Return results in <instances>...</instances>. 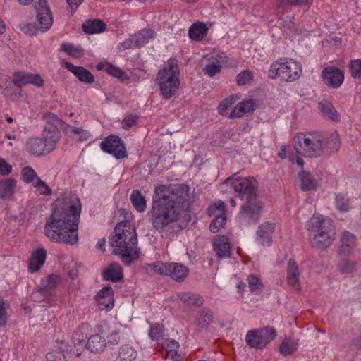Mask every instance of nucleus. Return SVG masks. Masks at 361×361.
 I'll return each mask as SVG.
<instances>
[{"label": "nucleus", "instance_id": "f257e3e1", "mask_svg": "<svg viewBox=\"0 0 361 361\" xmlns=\"http://www.w3.org/2000/svg\"><path fill=\"white\" fill-rule=\"evenodd\" d=\"M190 187L184 183L176 185H159L153 195L149 213L152 227L163 232L171 224L178 221L188 212Z\"/></svg>", "mask_w": 361, "mask_h": 361}, {"label": "nucleus", "instance_id": "f03ea898", "mask_svg": "<svg viewBox=\"0 0 361 361\" xmlns=\"http://www.w3.org/2000/svg\"><path fill=\"white\" fill-rule=\"evenodd\" d=\"M44 224V235L51 241L74 245L78 240L81 204L75 196L59 197Z\"/></svg>", "mask_w": 361, "mask_h": 361}, {"label": "nucleus", "instance_id": "7ed1b4c3", "mask_svg": "<svg viewBox=\"0 0 361 361\" xmlns=\"http://www.w3.org/2000/svg\"><path fill=\"white\" fill-rule=\"evenodd\" d=\"M236 174L227 178L226 181L231 180L233 190L241 200H245L239 212V219L245 224H256L263 207V204L257 195L258 182L252 176L234 178Z\"/></svg>", "mask_w": 361, "mask_h": 361}, {"label": "nucleus", "instance_id": "20e7f679", "mask_svg": "<svg viewBox=\"0 0 361 361\" xmlns=\"http://www.w3.org/2000/svg\"><path fill=\"white\" fill-rule=\"evenodd\" d=\"M111 246L116 255H120L122 262L130 265L139 257L137 239L135 230L128 221L118 223L114 228V235L109 238Z\"/></svg>", "mask_w": 361, "mask_h": 361}, {"label": "nucleus", "instance_id": "39448f33", "mask_svg": "<svg viewBox=\"0 0 361 361\" xmlns=\"http://www.w3.org/2000/svg\"><path fill=\"white\" fill-rule=\"evenodd\" d=\"M324 135L319 133H298L293 137V145L298 155L319 157L325 153Z\"/></svg>", "mask_w": 361, "mask_h": 361}, {"label": "nucleus", "instance_id": "423d86ee", "mask_svg": "<svg viewBox=\"0 0 361 361\" xmlns=\"http://www.w3.org/2000/svg\"><path fill=\"white\" fill-rule=\"evenodd\" d=\"M179 75V67L175 59H170L168 64L157 73L155 81L164 99H169L177 93L180 85Z\"/></svg>", "mask_w": 361, "mask_h": 361}, {"label": "nucleus", "instance_id": "0eeeda50", "mask_svg": "<svg viewBox=\"0 0 361 361\" xmlns=\"http://www.w3.org/2000/svg\"><path fill=\"white\" fill-rule=\"evenodd\" d=\"M302 73L300 63L292 59H283L271 63L268 76L271 79L279 78L281 81L292 82L298 80Z\"/></svg>", "mask_w": 361, "mask_h": 361}, {"label": "nucleus", "instance_id": "6e6552de", "mask_svg": "<svg viewBox=\"0 0 361 361\" xmlns=\"http://www.w3.org/2000/svg\"><path fill=\"white\" fill-rule=\"evenodd\" d=\"M42 118L46 123L42 131V140L47 151L50 153L56 148V144L61 138L59 127L65 123L51 112L44 113Z\"/></svg>", "mask_w": 361, "mask_h": 361}, {"label": "nucleus", "instance_id": "1a4fd4ad", "mask_svg": "<svg viewBox=\"0 0 361 361\" xmlns=\"http://www.w3.org/2000/svg\"><path fill=\"white\" fill-rule=\"evenodd\" d=\"M142 268L149 274H159L170 276L173 280L181 282L187 277L188 269L179 263H164L157 261L152 264H145Z\"/></svg>", "mask_w": 361, "mask_h": 361}, {"label": "nucleus", "instance_id": "9d476101", "mask_svg": "<svg viewBox=\"0 0 361 361\" xmlns=\"http://www.w3.org/2000/svg\"><path fill=\"white\" fill-rule=\"evenodd\" d=\"M276 335V329L270 326L250 330L246 334L245 342L250 348L262 349L273 341Z\"/></svg>", "mask_w": 361, "mask_h": 361}, {"label": "nucleus", "instance_id": "9b49d317", "mask_svg": "<svg viewBox=\"0 0 361 361\" xmlns=\"http://www.w3.org/2000/svg\"><path fill=\"white\" fill-rule=\"evenodd\" d=\"M35 10L37 28L42 32L47 31L53 25V16L47 0H38L35 4Z\"/></svg>", "mask_w": 361, "mask_h": 361}, {"label": "nucleus", "instance_id": "f8f14e48", "mask_svg": "<svg viewBox=\"0 0 361 361\" xmlns=\"http://www.w3.org/2000/svg\"><path fill=\"white\" fill-rule=\"evenodd\" d=\"M60 278L57 275H49L42 281V287L32 293V298L36 302L48 300L52 295V290L60 283Z\"/></svg>", "mask_w": 361, "mask_h": 361}, {"label": "nucleus", "instance_id": "ddd939ff", "mask_svg": "<svg viewBox=\"0 0 361 361\" xmlns=\"http://www.w3.org/2000/svg\"><path fill=\"white\" fill-rule=\"evenodd\" d=\"M100 146L103 151L112 154L118 159L127 156L125 145L122 140L117 135H111L107 137L104 141L101 142Z\"/></svg>", "mask_w": 361, "mask_h": 361}, {"label": "nucleus", "instance_id": "4468645a", "mask_svg": "<svg viewBox=\"0 0 361 361\" xmlns=\"http://www.w3.org/2000/svg\"><path fill=\"white\" fill-rule=\"evenodd\" d=\"M307 229L315 233L334 231L333 221L328 217L314 215L307 224Z\"/></svg>", "mask_w": 361, "mask_h": 361}, {"label": "nucleus", "instance_id": "2eb2a0df", "mask_svg": "<svg viewBox=\"0 0 361 361\" xmlns=\"http://www.w3.org/2000/svg\"><path fill=\"white\" fill-rule=\"evenodd\" d=\"M12 82L19 87L28 84L33 85L37 87H42L44 85V81L40 75L23 71L15 72L13 74Z\"/></svg>", "mask_w": 361, "mask_h": 361}, {"label": "nucleus", "instance_id": "dca6fc26", "mask_svg": "<svg viewBox=\"0 0 361 361\" xmlns=\"http://www.w3.org/2000/svg\"><path fill=\"white\" fill-rule=\"evenodd\" d=\"M324 82L332 88L339 87L344 80V73L334 66H327L322 71Z\"/></svg>", "mask_w": 361, "mask_h": 361}, {"label": "nucleus", "instance_id": "f3484780", "mask_svg": "<svg viewBox=\"0 0 361 361\" xmlns=\"http://www.w3.org/2000/svg\"><path fill=\"white\" fill-rule=\"evenodd\" d=\"M212 246L219 258L222 259L231 256V243L226 236L216 235L213 239Z\"/></svg>", "mask_w": 361, "mask_h": 361}, {"label": "nucleus", "instance_id": "a211bd4d", "mask_svg": "<svg viewBox=\"0 0 361 361\" xmlns=\"http://www.w3.org/2000/svg\"><path fill=\"white\" fill-rule=\"evenodd\" d=\"M96 300L101 310H109L114 303V291L110 286H104L97 295Z\"/></svg>", "mask_w": 361, "mask_h": 361}, {"label": "nucleus", "instance_id": "6ab92c4d", "mask_svg": "<svg viewBox=\"0 0 361 361\" xmlns=\"http://www.w3.org/2000/svg\"><path fill=\"white\" fill-rule=\"evenodd\" d=\"M65 67L73 73L80 81L87 84H92L94 82V76L85 68L74 66L70 62H66Z\"/></svg>", "mask_w": 361, "mask_h": 361}, {"label": "nucleus", "instance_id": "aec40b11", "mask_svg": "<svg viewBox=\"0 0 361 361\" xmlns=\"http://www.w3.org/2000/svg\"><path fill=\"white\" fill-rule=\"evenodd\" d=\"M26 149L34 156H43L49 154L42 139L35 137L29 138L25 144Z\"/></svg>", "mask_w": 361, "mask_h": 361}, {"label": "nucleus", "instance_id": "412c9836", "mask_svg": "<svg viewBox=\"0 0 361 361\" xmlns=\"http://www.w3.org/2000/svg\"><path fill=\"white\" fill-rule=\"evenodd\" d=\"M275 226L270 222H265L259 226L257 231V240H259L262 245H270L272 243V233Z\"/></svg>", "mask_w": 361, "mask_h": 361}, {"label": "nucleus", "instance_id": "4be33fe9", "mask_svg": "<svg viewBox=\"0 0 361 361\" xmlns=\"http://www.w3.org/2000/svg\"><path fill=\"white\" fill-rule=\"evenodd\" d=\"M286 280L288 285L295 290H300L298 265L293 259H290L287 264Z\"/></svg>", "mask_w": 361, "mask_h": 361}, {"label": "nucleus", "instance_id": "5701e85b", "mask_svg": "<svg viewBox=\"0 0 361 361\" xmlns=\"http://www.w3.org/2000/svg\"><path fill=\"white\" fill-rule=\"evenodd\" d=\"M355 245V236L349 231H344L341 237V246L338 253L343 256L349 255Z\"/></svg>", "mask_w": 361, "mask_h": 361}, {"label": "nucleus", "instance_id": "b1692460", "mask_svg": "<svg viewBox=\"0 0 361 361\" xmlns=\"http://www.w3.org/2000/svg\"><path fill=\"white\" fill-rule=\"evenodd\" d=\"M334 231L327 233H314L312 240V245L320 250L329 247L334 239Z\"/></svg>", "mask_w": 361, "mask_h": 361}, {"label": "nucleus", "instance_id": "393cba45", "mask_svg": "<svg viewBox=\"0 0 361 361\" xmlns=\"http://www.w3.org/2000/svg\"><path fill=\"white\" fill-rule=\"evenodd\" d=\"M123 269L117 263L110 264L103 271L104 280L111 282H117L123 279Z\"/></svg>", "mask_w": 361, "mask_h": 361}, {"label": "nucleus", "instance_id": "a878e982", "mask_svg": "<svg viewBox=\"0 0 361 361\" xmlns=\"http://www.w3.org/2000/svg\"><path fill=\"white\" fill-rule=\"evenodd\" d=\"M16 189V180L8 178L0 180V198L3 200L10 199L13 195Z\"/></svg>", "mask_w": 361, "mask_h": 361}, {"label": "nucleus", "instance_id": "bb28decb", "mask_svg": "<svg viewBox=\"0 0 361 361\" xmlns=\"http://www.w3.org/2000/svg\"><path fill=\"white\" fill-rule=\"evenodd\" d=\"M46 254V250L43 248L37 249L32 254L29 263L30 272H36L40 269L45 262Z\"/></svg>", "mask_w": 361, "mask_h": 361}, {"label": "nucleus", "instance_id": "cd10ccee", "mask_svg": "<svg viewBox=\"0 0 361 361\" xmlns=\"http://www.w3.org/2000/svg\"><path fill=\"white\" fill-rule=\"evenodd\" d=\"M319 108L323 117L338 122L340 120V116L335 107L330 102L322 100L319 103Z\"/></svg>", "mask_w": 361, "mask_h": 361}, {"label": "nucleus", "instance_id": "c85d7f7f", "mask_svg": "<svg viewBox=\"0 0 361 361\" xmlns=\"http://www.w3.org/2000/svg\"><path fill=\"white\" fill-rule=\"evenodd\" d=\"M106 345V340L99 334H95L89 338L86 347L91 353H99L104 350Z\"/></svg>", "mask_w": 361, "mask_h": 361}, {"label": "nucleus", "instance_id": "c756f323", "mask_svg": "<svg viewBox=\"0 0 361 361\" xmlns=\"http://www.w3.org/2000/svg\"><path fill=\"white\" fill-rule=\"evenodd\" d=\"M325 152L331 154L338 151L341 147L340 137L338 133L334 132L329 135L325 136L324 139Z\"/></svg>", "mask_w": 361, "mask_h": 361}, {"label": "nucleus", "instance_id": "7c9ffc66", "mask_svg": "<svg viewBox=\"0 0 361 361\" xmlns=\"http://www.w3.org/2000/svg\"><path fill=\"white\" fill-rule=\"evenodd\" d=\"M208 28L204 23L196 22L193 23L188 30V35L192 40H201L207 34Z\"/></svg>", "mask_w": 361, "mask_h": 361}, {"label": "nucleus", "instance_id": "2f4dec72", "mask_svg": "<svg viewBox=\"0 0 361 361\" xmlns=\"http://www.w3.org/2000/svg\"><path fill=\"white\" fill-rule=\"evenodd\" d=\"M106 24L100 19H93L85 21L82 25V30L85 33L94 34L106 30Z\"/></svg>", "mask_w": 361, "mask_h": 361}, {"label": "nucleus", "instance_id": "473e14b6", "mask_svg": "<svg viewBox=\"0 0 361 361\" xmlns=\"http://www.w3.org/2000/svg\"><path fill=\"white\" fill-rule=\"evenodd\" d=\"M214 316L212 311L209 308H204L197 313V328L199 331L207 328L214 320Z\"/></svg>", "mask_w": 361, "mask_h": 361}, {"label": "nucleus", "instance_id": "72a5a7b5", "mask_svg": "<svg viewBox=\"0 0 361 361\" xmlns=\"http://www.w3.org/2000/svg\"><path fill=\"white\" fill-rule=\"evenodd\" d=\"M298 347V341L293 338H286L279 345V352L281 355L287 356L294 353Z\"/></svg>", "mask_w": 361, "mask_h": 361}, {"label": "nucleus", "instance_id": "f704fd0d", "mask_svg": "<svg viewBox=\"0 0 361 361\" xmlns=\"http://www.w3.org/2000/svg\"><path fill=\"white\" fill-rule=\"evenodd\" d=\"M178 298L186 305L188 306H201L203 304L202 298L197 294H194L192 293H180L178 295Z\"/></svg>", "mask_w": 361, "mask_h": 361}, {"label": "nucleus", "instance_id": "c9c22d12", "mask_svg": "<svg viewBox=\"0 0 361 361\" xmlns=\"http://www.w3.org/2000/svg\"><path fill=\"white\" fill-rule=\"evenodd\" d=\"M130 200L135 209L139 212H142L145 211L147 204L145 197L141 194L138 190H134L130 195Z\"/></svg>", "mask_w": 361, "mask_h": 361}, {"label": "nucleus", "instance_id": "e433bc0d", "mask_svg": "<svg viewBox=\"0 0 361 361\" xmlns=\"http://www.w3.org/2000/svg\"><path fill=\"white\" fill-rule=\"evenodd\" d=\"M302 190H314L317 187V180L310 173L304 171L300 173Z\"/></svg>", "mask_w": 361, "mask_h": 361}, {"label": "nucleus", "instance_id": "4c0bfd02", "mask_svg": "<svg viewBox=\"0 0 361 361\" xmlns=\"http://www.w3.org/2000/svg\"><path fill=\"white\" fill-rule=\"evenodd\" d=\"M154 32L152 29L142 30L137 34H135V44L137 47H143L148 43L149 39L153 37Z\"/></svg>", "mask_w": 361, "mask_h": 361}, {"label": "nucleus", "instance_id": "58836bf2", "mask_svg": "<svg viewBox=\"0 0 361 361\" xmlns=\"http://www.w3.org/2000/svg\"><path fill=\"white\" fill-rule=\"evenodd\" d=\"M247 283L250 290L255 294H260L264 288V285L259 278L255 274H250L247 277Z\"/></svg>", "mask_w": 361, "mask_h": 361}, {"label": "nucleus", "instance_id": "ea45409f", "mask_svg": "<svg viewBox=\"0 0 361 361\" xmlns=\"http://www.w3.org/2000/svg\"><path fill=\"white\" fill-rule=\"evenodd\" d=\"M238 99L239 97L237 95L232 94L222 100L218 106L219 114L221 116H226L228 109L231 108Z\"/></svg>", "mask_w": 361, "mask_h": 361}, {"label": "nucleus", "instance_id": "a19ab883", "mask_svg": "<svg viewBox=\"0 0 361 361\" xmlns=\"http://www.w3.org/2000/svg\"><path fill=\"white\" fill-rule=\"evenodd\" d=\"M104 70L108 74L118 78L121 81H124L128 78V75L123 71L111 63H107L105 65Z\"/></svg>", "mask_w": 361, "mask_h": 361}, {"label": "nucleus", "instance_id": "79ce46f5", "mask_svg": "<svg viewBox=\"0 0 361 361\" xmlns=\"http://www.w3.org/2000/svg\"><path fill=\"white\" fill-rule=\"evenodd\" d=\"M119 357L123 361H132L137 357V352L127 345H123L119 350Z\"/></svg>", "mask_w": 361, "mask_h": 361}, {"label": "nucleus", "instance_id": "37998d69", "mask_svg": "<svg viewBox=\"0 0 361 361\" xmlns=\"http://www.w3.org/2000/svg\"><path fill=\"white\" fill-rule=\"evenodd\" d=\"M278 8L284 11L287 6L311 5L312 0H277Z\"/></svg>", "mask_w": 361, "mask_h": 361}, {"label": "nucleus", "instance_id": "c03bdc74", "mask_svg": "<svg viewBox=\"0 0 361 361\" xmlns=\"http://www.w3.org/2000/svg\"><path fill=\"white\" fill-rule=\"evenodd\" d=\"M21 177L25 183H32L35 180L37 181L39 178L35 170L30 166H25L22 169Z\"/></svg>", "mask_w": 361, "mask_h": 361}, {"label": "nucleus", "instance_id": "a18cd8bd", "mask_svg": "<svg viewBox=\"0 0 361 361\" xmlns=\"http://www.w3.org/2000/svg\"><path fill=\"white\" fill-rule=\"evenodd\" d=\"M336 209L341 212H346L349 210V199L343 194H338L336 196Z\"/></svg>", "mask_w": 361, "mask_h": 361}, {"label": "nucleus", "instance_id": "49530a36", "mask_svg": "<svg viewBox=\"0 0 361 361\" xmlns=\"http://www.w3.org/2000/svg\"><path fill=\"white\" fill-rule=\"evenodd\" d=\"M356 262L349 259H343L339 264V269L343 273L353 274L356 271Z\"/></svg>", "mask_w": 361, "mask_h": 361}, {"label": "nucleus", "instance_id": "de8ad7c7", "mask_svg": "<svg viewBox=\"0 0 361 361\" xmlns=\"http://www.w3.org/2000/svg\"><path fill=\"white\" fill-rule=\"evenodd\" d=\"M221 66L219 61L212 62L204 68V73L209 77H213L221 71Z\"/></svg>", "mask_w": 361, "mask_h": 361}, {"label": "nucleus", "instance_id": "09e8293b", "mask_svg": "<svg viewBox=\"0 0 361 361\" xmlns=\"http://www.w3.org/2000/svg\"><path fill=\"white\" fill-rule=\"evenodd\" d=\"M252 79V73L250 70L242 71L236 76V82L239 85H246Z\"/></svg>", "mask_w": 361, "mask_h": 361}, {"label": "nucleus", "instance_id": "8fccbe9b", "mask_svg": "<svg viewBox=\"0 0 361 361\" xmlns=\"http://www.w3.org/2000/svg\"><path fill=\"white\" fill-rule=\"evenodd\" d=\"M349 69L353 77L361 78V59L351 61Z\"/></svg>", "mask_w": 361, "mask_h": 361}, {"label": "nucleus", "instance_id": "3c124183", "mask_svg": "<svg viewBox=\"0 0 361 361\" xmlns=\"http://www.w3.org/2000/svg\"><path fill=\"white\" fill-rule=\"evenodd\" d=\"M33 186L38 190L41 195H49L51 194V189L40 178H37V180L33 183Z\"/></svg>", "mask_w": 361, "mask_h": 361}, {"label": "nucleus", "instance_id": "603ef678", "mask_svg": "<svg viewBox=\"0 0 361 361\" xmlns=\"http://www.w3.org/2000/svg\"><path fill=\"white\" fill-rule=\"evenodd\" d=\"M149 335L152 340H159L164 336L163 326L158 324H153L149 329Z\"/></svg>", "mask_w": 361, "mask_h": 361}, {"label": "nucleus", "instance_id": "864d4df0", "mask_svg": "<svg viewBox=\"0 0 361 361\" xmlns=\"http://www.w3.org/2000/svg\"><path fill=\"white\" fill-rule=\"evenodd\" d=\"M226 222V217L222 215L216 216L210 224L209 229L212 233H216L221 228Z\"/></svg>", "mask_w": 361, "mask_h": 361}, {"label": "nucleus", "instance_id": "5fc2aeb1", "mask_svg": "<svg viewBox=\"0 0 361 361\" xmlns=\"http://www.w3.org/2000/svg\"><path fill=\"white\" fill-rule=\"evenodd\" d=\"M12 172V166L0 157V175L8 176Z\"/></svg>", "mask_w": 361, "mask_h": 361}, {"label": "nucleus", "instance_id": "6e6d98bb", "mask_svg": "<svg viewBox=\"0 0 361 361\" xmlns=\"http://www.w3.org/2000/svg\"><path fill=\"white\" fill-rule=\"evenodd\" d=\"M238 105L241 108L243 114L252 112L255 109L254 102L252 99L244 100L241 102Z\"/></svg>", "mask_w": 361, "mask_h": 361}, {"label": "nucleus", "instance_id": "4d7b16f0", "mask_svg": "<svg viewBox=\"0 0 361 361\" xmlns=\"http://www.w3.org/2000/svg\"><path fill=\"white\" fill-rule=\"evenodd\" d=\"M138 117L136 115L127 116L122 121V125L124 128H130L137 123Z\"/></svg>", "mask_w": 361, "mask_h": 361}, {"label": "nucleus", "instance_id": "13d9d810", "mask_svg": "<svg viewBox=\"0 0 361 361\" xmlns=\"http://www.w3.org/2000/svg\"><path fill=\"white\" fill-rule=\"evenodd\" d=\"M21 30L25 33L30 35H35L37 30H38V29L37 28V26H36V23H35V24L29 23H23L21 25Z\"/></svg>", "mask_w": 361, "mask_h": 361}, {"label": "nucleus", "instance_id": "bf43d9fd", "mask_svg": "<svg viewBox=\"0 0 361 361\" xmlns=\"http://www.w3.org/2000/svg\"><path fill=\"white\" fill-rule=\"evenodd\" d=\"M178 348L179 344L175 340H171L166 344V351L168 353H171V357L173 356L174 353H176Z\"/></svg>", "mask_w": 361, "mask_h": 361}, {"label": "nucleus", "instance_id": "052dcab7", "mask_svg": "<svg viewBox=\"0 0 361 361\" xmlns=\"http://www.w3.org/2000/svg\"><path fill=\"white\" fill-rule=\"evenodd\" d=\"M122 47L125 49L138 48L135 44V36L131 35L128 39L122 42Z\"/></svg>", "mask_w": 361, "mask_h": 361}, {"label": "nucleus", "instance_id": "680f3d73", "mask_svg": "<svg viewBox=\"0 0 361 361\" xmlns=\"http://www.w3.org/2000/svg\"><path fill=\"white\" fill-rule=\"evenodd\" d=\"M244 114L242 112V109L240 107V106L238 104L236 106H235L232 111H231L228 117L230 118H237L243 116Z\"/></svg>", "mask_w": 361, "mask_h": 361}, {"label": "nucleus", "instance_id": "e2e57ef3", "mask_svg": "<svg viewBox=\"0 0 361 361\" xmlns=\"http://www.w3.org/2000/svg\"><path fill=\"white\" fill-rule=\"evenodd\" d=\"M108 341L113 345L117 344L120 340V335L118 331H113L108 337Z\"/></svg>", "mask_w": 361, "mask_h": 361}, {"label": "nucleus", "instance_id": "0e129e2a", "mask_svg": "<svg viewBox=\"0 0 361 361\" xmlns=\"http://www.w3.org/2000/svg\"><path fill=\"white\" fill-rule=\"evenodd\" d=\"M5 302L0 298V326L6 323Z\"/></svg>", "mask_w": 361, "mask_h": 361}, {"label": "nucleus", "instance_id": "69168bd1", "mask_svg": "<svg viewBox=\"0 0 361 361\" xmlns=\"http://www.w3.org/2000/svg\"><path fill=\"white\" fill-rule=\"evenodd\" d=\"M79 336V332L78 331H75L73 334V343H74V347H76L77 345H83L84 343H85V338L86 337H84L83 336H82V338H76V336Z\"/></svg>", "mask_w": 361, "mask_h": 361}, {"label": "nucleus", "instance_id": "338daca9", "mask_svg": "<svg viewBox=\"0 0 361 361\" xmlns=\"http://www.w3.org/2000/svg\"><path fill=\"white\" fill-rule=\"evenodd\" d=\"M74 46L72 44L64 43L61 47V51L66 52L70 55L72 51H73Z\"/></svg>", "mask_w": 361, "mask_h": 361}, {"label": "nucleus", "instance_id": "774afa93", "mask_svg": "<svg viewBox=\"0 0 361 361\" xmlns=\"http://www.w3.org/2000/svg\"><path fill=\"white\" fill-rule=\"evenodd\" d=\"M83 1L84 0H66L70 7L74 10H76Z\"/></svg>", "mask_w": 361, "mask_h": 361}]
</instances>
